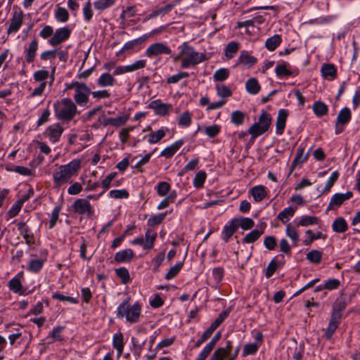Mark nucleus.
Wrapping results in <instances>:
<instances>
[{"mask_svg": "<svg viewBox=\"0 0 360 360\" xmlns=\"http://www.w3.org/2000/svg\"><path fill=\"white\" fill-rule=\"evenodd\" d=\"M81 163L80 160L74 159L68 164L59 166L53 173L55 187L58 188L70 182L72 177L76 176L81 169Z\"/></svg>", "mask_w": 360, "mask_h": 360, "instance_id": "f257e3e1", "label": "nucleus"}, {"mask_svg": "<svg viewBox=\"0 0 360 360\" xmlns=\"http://www.w3.org/2000/svg\"><path fill=\"white\" fill-rule=\"evenodd\" d=\"M178 50L181 51V56H183L182 63H181V68L193 67L207 60L205 53L196 51L186 41L181 44L178 46Z\"/></svg>", "mask_w": 360, "mask_h": 360, "instance_id": "f03ea898", "label": "nucleus"}, {"mask_svg": "<svg viewBox=\"0 0 360 360\" xmlns=\"http://www.w3.org/2000/svg\"><path fill=\"white\" fill-rule=\"evenodd\" d=\"M53 108L56 117L63 121L71 120L77 113L75 103L68 98L55 103Z\"/></svg>", "mask_w": 360, "mask_h": 360, "instance_id": "7ed1b4c3", "label": "nucleus"}, {"mask_svg": "<svg viewBox=\"0 0 360 360\" xmlns=\"http://www.w3.org/2000/svg\"><path fill=\"white\" fill-rule=\"evenodd\" d=\"M141 307L138 303L132 306L129 304V299L124 300L117 307V316L119 318L125 317L130 323H136L139 321Z\"/></svg>", "mask_w": 360, "mask_h": 360, "instance_id": "20e7f679", "label": "nucleus"}, {"mask_svg": "<svg viewBox=\"0 0 360 360\" xmlns=\"http://www.w3.org/2000/svg\"><path fill=\"white\" fill-rule=\"evenodd\" d=\"M69 88H75V94L74 100L79 105L84 106L89 101V96L91 94V89L84 83L78 82H72Z\"/></svg>", "mask_w": 360, "mask_h": 360, "instance_id": "39448f33", "label": "nucleus"}, {"mask_svg": "<svg viewBox=\"0 0 360 360\" xmlns=\"http://www.w3.org/2000/svg\"><path fill=\"white\" fill-rule=\"evenodd\" d=\"M160 54H172L170 48L162 42L152 44L145 51V55L148 58H153Z\"/></svg>", "mask_w": 360, "mask_h": 360, "instance_id": "423d86ee", "label": "nucleus"}, {"mask_svg": "<svg viewBox=\"0 0 360 360\" xmlns=\"http://www.w3.org/2000/svg\"><path fill=\"white\" fill-rule=\"evenodd\" d=\"M71 30L67 27L57 29L49 40L52 46H56L66 41L70 36Z\"/></svg>", "mask_w": 360, "mask_h": 360, "instance_id": "0eeeda50", "label": "nucleus"}, {"mask_svg": "<svg viewBox=\"0 0 360 360\" xmlns=\"http://www.w3.org/2000/svg\"><path fill=\"white\" fill-rule=\"evenodd\" d=\"M352 197V193L350 191L346 192L345 193H335L334 194L330 200L329 205L327 207V210H333L334 207H338L344 203L346 200L350 199Z\"/></svg>", "mask_w": 360, "mask_h": 360, "instance_id": "6e6552de", "label": "nucleus"}, {"mask_svg": "<svg viewBox=\"0 0 360 360\" xmlns=\"http://www.w3.org/2000/svg\"><path fill=\"white\" fill-rule=\"evenodd\" d=\"M23 13L21 11H15L13 13L11 22L7 30L8 34L15 33L19 30L22 25Z\"/></svg>", "mask_w": 360, "mask_h": 360, "instance_id": "1a4fd4ad", "label": "nucleus"}, {"mask_svg": "<svg viewBox=\"0 0 360 360\" xmlns=\"http://www.w3.org/2000/svg\"><path fill=\"white\" fill-rule=\"evenodd\" d=\"M63 132V128L59 124H53L47 127L45 135L52 143H56L59 141L60 137Z\"/></svg>", "mask_w": 360, "mask_h": 360, "instance_id": "9d476101", "label": "nucleus"}, {"mask_svg": "<svg viewBox=\"0 0 360 360\" xmlns=\"http://www.w3.org/2000/svg\"><path fill=\"white\" fill-rule=\"evenodd\" d=\"M150 108L153 109L155 114L161 116L166 115L172 108V105L162 103L160 100H155L149 104Z\"/></svg>", "mask_w": 360, "mask_h": 360, "instance_id": "9b49d317", "label": "nucleus"}, {"mask_svg": "<svg viewBox=\"0 0 360 360\" xmlns=\"http://www.w3.org/2000/svg\"><path fill=\"white\" fill-rule=\"evenodd\" d=\"M38 47V41L36 39H34L28 44V46L25 48L24 55L26 63H31L34 60Z\"/></svg>", "mask_w": 360, "mask_h": 360, "instance_id": "f8f14e48", "label": "nucleus"}, {"mask_svg": "<svg viewBox=\"0 0 360 360\" xmlns=\"http://www.w3.org/2000/svg\"><path fill=\"white\" fill-rule=\"evenodd\" d=\"M18 229L20 231V235L23 237L25 243L31 246L34 243V238L33 233L30 230L29 227L25 222H19L18 224Z\"/></svg>", "mask_w": 360, "mask_h": 360, "instance_id": "ddd939ff", "label": "nucleus"}, {"mask_svg": "<svg viewBox=\"0 0 360 360\" xmlns=\"http://www.w3.org/2000/svg\"><path fill=\"white\" fill-rule=\"evenodd\" d=\"M341 314L339 312H333L328 326L326 331V336L330 339L339 325Z\"/></svg>", "mask_w": 360, "mask_h": 360, "instance_id": "4468645a", "label": "nucleus"}, {"mask_svg": "<svg viewBox=\"0 0 360 360\" xmlns=\"http://www.w3.org/2000/svg\"><path fill=\"white\" fill-rule=\"evenodd\" d=\"M257 63V58L248 53L245 51H241L240 56L238 58V64H241L243 66L250 68Z\"/></svg>", "mask_w": 360, "mask_h": 360, "instance_id": "2eb2a0df", "label": "nucleus"}, {"mask_svg": "<svg viewBox=\"0 0 360 360\" xmlns=\"http://www.w3.org/2000/svg\"><path fill=\"white\" fill-rule=\"evenodd\" d=\"M183 144L184 141L182 140L175 141L172 144L165 148L163 150H162L160 156L165 157L166 158H172L182 146Z\"/></svg>", "mask_w": 360, "mask_h": 360, "instance_id": "dca6fc26", "label": "nucleus"}, {"mask_svg": "<svg viewBox=\"0 0 360 360\" xmlns=\"http://www.w3.org/2000/svg\"><path fill=\"white\" fill-rule=\"evenodd\" d=\"M254 200L257 202H261L267 195L266 188L262 185L252 187L250 191Z\"/></svg>", "mask_w": 360, "mask_h": 360, "instance_id": "f3484780", "label": "nucleus"}, {"mask_svg": "<svg viewBox=\"0 0 360 360\" xmlns=\"http://www.w3.org/2000/svg\"><path fill=\"white\" fill-rule=\"evenodd\" d=\"M134 257V252L131 249L122 250L115 253L114 259L119 263L129 262Z\"/></svg>", "mask_w": 360, "mask_h": 360, "instance_id": "a211bd4d", "label": "nucleus"}, {"mask_svg": "<svg viewBox=\"0 0 360 360\" xmlns=\"http://www.w3.org/2000/svg\"><path fill=\"white\" fill-rule=\"evenodd\" d=\"M288 117V112L285 109L278 111L276 119V133L282 134L285 127V122Z\"/></svg>", "mask_w": 360, "mask_h": 360, "instance_id": "6ab92c4d", "label": "nucleus"}, {"mask_svg": "<svg viewBox=\"0 0 360 360\" xmlns=\"http://www.w3.org/2000/svg\"><path fill=\"white\" fill-rule=\"evenodd\" d=\"M266 224H262L260 229H254L248 233L243 239V243H251L256 241L264 233Z\"/></svg>", "mask_w": 360, "mask_h": 360, "instance_id": "aec40b11", "label": "nucleus"}, {"mask_svg": "<svg viewBox=\"0 0 360 360\" xmlns=\"http://www.w3.org/2000/svg\"><path fill=\"white\" fill-rule=\"evenodd\" d=\"M238 229L237 225L233 219L229 223L226 224L222 230L221 238L227 242Z\"/></svg>", "mask_w": 360, "mask_h": 360, "instance_id": "412c9836", "label": "nucleus"}, {"mask_svg": "<svg viewBox=\"0 0 360 360\" xmlns=\"http://www.w3.org/2000/svg\"><path fill=\"white\" fill-rule=\"evenodd\" d=\"M74 209L79 214H85L91 212V205L86 199H78L74 202Z\"/></svg>", "mask_w": 360, "mask_h": 360, "instance_id": "4be33fe9", "label": "nucleus"}, {"mask_svg": "<svg viewBox=\"0 0 360 360\" xmlns=\"http://www.w3.org/2000/svg\"><path fill=\"white\" fill-rule=\"evenodd\" d=\"M231 349V344L228 341L226 348L221 347L217 349L209 360H224V359L229 354Z\"/></svg>", "mask_w": 360, "mask_h": 360, "instance_id": "5701e85b", "label": "nucleus"}, {"mask_svg": "<svg viewBox=\"0 0 360 360\" xmlns=\"http://www.w3.org/2000/svg\"><path fill=\"white\" fill-rule=\"evenodd\" d=\"M148 35L144 34L139 38L129 41L124 44L120 51L125 52L134 50L140 44L146 41Z\"/></svg>", "mask_w": 360, "mask_h": 360, "instance_id": "b1692460", "label": "nucleus"}, {"mask_svg": "<svg viewBox=\"0 0 360 360\" xmlns=\"http://www.w3.org/2000/svg\"><path fill=\"white\" fill-rule=\"evenodd\" d=\"M261 86L256 78L252 77L247 80L245 89L250 94L255 95L260 91Z\"/></svg>", "mask_w": 360, "mask_h": 360, "instance_id": "393cba45", "label": "nucleus"}, {"mask_svg": "<svg viewBox=\"0 0 360 360\" xmlns=\"http://www.w3.org/2000/svg\"><path fill=\"white\" fill-rule=\"evenodd\" d=\"M123 340H124L123 335L121 333H115L113 335L112 345H113L114 348L117 349L118 357H120L123 352V349H124Z\"/></svg>", "mask_w": 360, "mask_h": 360, "instance_id": "a878e982", "label": "nucleus"}, {"mask_svg": "<svg viewBox=\"0 0 360 360\" xmlns=\"http://www.w3.org/2000/svg\"><path fill=\"white\" fill-rule=\"evenodd\" d=\"M114 82L113 76L109 73L102 74L97 80V84L101 87L112 86Z\"/></svg>", "mask_w": 360, "mask_h": 360, "instance_id": "bb28decb", "label": "nucleus"}, {"mask_svg": "<svg viewBox=\"0 0 360 360\" xmlns=\"http://www.w3.org/2000/svg\"><path fill=\"white\" fill-rule=\"evenodd\" d=\"M322 76L328 79H333L336 76V70L333 64H326L321 68Z\"/></svg>", "mask_w": 360, "mask_h": 360, "instance_id": "cd10ccee", "label": "nucleus"}, {"mask_svg": "<svg viewBox=\"0 0 360 360\" xmlns=\"http://www.w3.org/2000/svg\"><path fill=\"white\" fill-rule=\"evenodd\" d=\"M234 221L237 225V227H240L243 230L250 229L255 225L254 221L248 217L235 218Z\"/></svg>", "mask_w": 360, "mask_h": 360, "instance_id": "c85d7f7f", "label": "nucleus"}, {"mask_svg": "<svg viewBox=\"0 0 360 360\" xmlns=\"http://www.w3.org/2000/svg\"><path fill=\"white\" fill-rule=\"evenodd\" d=\"M156 237L157 233L153 231L150 229L146 231L144 239V250H150L153 248Z\"/></svg>", "mask_w": 360, "mask_h": 360, "instance_id": "c756f323", "label": "nucleus"}, {"mask_svg": "<svg viewBox=\"0 0 360 360\" xmlns=\"http://www.w3.org/2000/svg\"><path fill=\"white\" fill-rule=\"evenodd\" d=\"M22 272H20L16 275L15 278L9 281L8 287L11 290L13 291L14 292H19L21 290L22 286L20 280L22 278Z\"/></svg>", "mask_w": 360, "mask_h": 360, "instance_id": "7c9ffc66", "label": "nucleus"}, {"mask_svg": "<svg viewBox=\"0 0 360 360\" xmlns=\"http://www.w3.org/2000/svg\"><path fill=\"white\" fill-rule=\"evenodd\" d=\"M352 117L351 111L349 108H342L338 113L337 117V120L338 123H341V124H347Z\"/></svg>", "mask_w": 360, "mask_h": 360, "instance_id": "2f4dec72", "label": "nucleus"}, {"mask_svg": "<svg viewBox=\"0 0 360 360\" xmlns=\"http://www.w3.org/2000/svg\"><path fill=\"white\" fill-rule=\"evenodd\" d=\"M333 230L337 233H344L347 229V224L342 217H338L333 221L332 224Z\"/></svg>", "mask_w": 360, "mask_h": 360, "instance_id": "473e14b6", "label": "nucleus"}, {"mask_svg": "<svg viewBox=\"0 0 360 360\" xmlns=\"http://www.w3.org/2000/svg\"><path fill=\"white\" fill-rule=\"evenodd\" d=\"M271 122V117L270 114L266 111H263L259 115V120L257 123L259 124L266 131L269 129Z\"/></svg>", "mask_w": 360, "mask_h": 360, "instance_id": "72a5a7b5", "label": "nucleus"}, {"mask_svg": "<svg viewBox=\"0 0 360 360\" xmlns=\"http://www.w3.org/2000/svg\"><path fill=\"white\" fill-rule=\"evenodd\" d=\"M166 135V130L160 129L156 131H152L148 135V141L151 143H157Z\"/></svg>", "mask_w": 360, "mask_h": 360, "instance_id": "f704fd0d", "label": "nucleus"}, {"mask_svg": "<svg viewBox=\"0 0 360 360\" xmlns=\"http://www.w3.org/2000/svg\"><path fill=\"white\" fill-rule=\"evenodd\" d=\"M312 109L317 117H322L328 112V106L321 101H316L313 104Z\"/></svg>", "mask_w": 360, "mask_h": 360, "instance_id": "c9c22d12", "label": "nucleus"}, {"mask_svg": "<svg viewBox=\"0 0 360 360\" xmlns=\"http://www.w3.org/2000/svg\"><path fill=\"white\" fill-rule=\"evenodd\" d=\"M281 39L279 35L275 34L271 37H269L266 39L265 46L266 49L269 51L275 50L277 46L281 44Z\"/></svg>", "mask_w": 360, "mask_h": 360, "instance_id": "e433bc0d", "label": "nucleus"}, {"mask_svg": "<svg viewBox=\"0 0 360 360\" xmlns=\"http://www.w3.org/2000/svg\"><path fill=\"white\" fill-rule=\"evenodd\" d=\"M207 178V174L205 171L200 170L196 173L193 179V186L195 188H200L203 186V184Z\"/></svg>", "mask_w": 360, "mask_h": 360, "instance_id": "4c0bfd02", "label": "nucleus"}, {"mask_svg": "<svg viewBox=\"0 0 360 360\" xmlns=\"http://www.w3.org/2000/svg\"><path fill=\"white\" fill-rule=\"evenodd\" d=\"M176 198V192L173 191L169 193L158 205V210L167 207L169 203L173 202Z\"/></svg>", "mask_w": 360, "mask_h": 360, "instance_id": "58836bf2", "label": "nucleus"}, {"mask_svg": "<svg viewBox=\"0 0 360 360\" xmlns=\"http://www.w3.org/2000/svg\"><path fill=\"white\" fill-rule=\"evenodd\" d=\"M116 0H96L94 3L95 9L98 11H103L112 6Z\"/></svg>", "mask_w": 360, "mask_h": 360, "instance_id": "ea45409f", "label": "nucleus"}, {"mask_svg": "<svg viewBox=\"0 0 360 360\" xmlns=\"http://www.w3.org/2000/svg\"><path fill=\"white\" fill-rule=\"evenodd\" d=\"M295 211L291 207H286L278 214L277 218L283 223H286L294 215Z\"/></svg>", "mask_w": 360, "mask_h": 360, "instance_id": "a19ab883", "label": "nucleus"}, {"mask_svg": "<svg viewBox=\"0 0 360 360\" xmlns=\"http://www.w3.org/2000/svg\"><path fill=\"white\" fill-rule=\"evenodd\" d=\"M55 18L58 22H65L69 19V13L66 8L58 7L55 11Z\"/></svg>", "mask_w": 360, "mask_h": 360, "instance_id": "79ce46f5", "label": "nucleus"}, {"mask_svg": "<svg viewBox=\"0 0 360 360\" xmlns=\"http://www.w3.org/2000/svg\"><path fill=\"white\" fill-rule=\"evenodd\" d=\"M239 49L238 43L236 41L229 42L225 49V56L229 59L232 58Z\"/></svg>", "mask_w": 360, "mask_h": 360, "instance_id": "37998d69", "label": "nucleus"}, {"mask_svg": "<svg viewBox=\"0 0 360 360\" xmlns=\"http://www.w3.org/2000/svg\"><path fill=\"white\" fill-rule=\"evenodd\" d=\"M26 197L16 201L8 211V215L12 218L15 217L20 212L23 202L27 200Z\"/></svg>", "mask_w": 360, "mask_h": 360, "instance_id": "c03bdc74", "label": "nucleus"}, {"mask_svg": "<svg viewBox=\"0 0 360 360\" xmlns=\"http://www.w3.org/2000/svg\"><path fill=\"white\" fill-rule=\"evenodd\" d=\"M245 113L240 110L233 111L231 114V122L236 125H241L244 122Z\"/></svg>", "mask_w": 360, "mask_h": 360, "instance_id": "a18cd8bd", "label": "nucleus"}, {"mask_svg": "<svg viewBox=\"0 0 360 360\" xmlns=\"http://www.w3.org/2000/svg\"><path fill=\"white\" fill-rule=\"evenodd\" d=\"M248 132L251 134L252 140L259 136L264 134L266 131L258 124V123H254L248 129Z\"/></svg>", "mask_w": 360, "mask_h": 360, "instance_id": "49530a36", "label": "nucleus"}, {"mask_svg": "<svg viewBox=\"0 0 360 360\" xmlns=\"http://www.w3.org/2000/svg\"><path fill=\"white\" fill-rule=\"evenodd\" d=\"M170 185L166 182V181H161V182H159L156 187H155V189L157 191V193L160 195V196H166L169 191H170Z\"/></svg>", "mask_w": 360, "mask_h": 360, "instance_id": "de8ad7c7", "label": "nucleus"}, {"mask_svg": "<svg viewBox=\"0 0 360 360\" xmlns=\"http://www.w3.org/2000/svg\"><path fill=\"white\" fill-rule=\"evenodd\" d=\"M229 75V71L226 68H220L214 72L213 74V79L214 81L223 82L226 80Z\"/></svg>", "mask_w": 360, "mask_h": 360, "instance_id": "09e8293b", "label": "nucleus"}, {"mask_svg": "<svg viewBox=\"0 0 360 360\" xmlns=\"http://www.w3.org/2000/svg\"><path fill=\"white\" fill-rule=\"evenodd\" d=\"M127 119L124 116H119L117 117H110L105 120V124H110L114 127L122 126L125 124Z\"/></svg>", "mask_w": 360, "mask_h": 360, "instance_id": "8fccbe9b", "label": "nucleus"}, {"mask_svg": "<svg viewBox=\"0 0 360 360\" xmlns=\"http://www.w3.org/2000/svg\"><path fill=\"white\" fill-rule=\"evenodd\" d=\"M191 123V114L188 111L181 113L178 119V124L181 127H188Z\"/></svg>", "mask_w": 360, "mask_h": 360, "instance_id": "3c124183", "label": "nucleus"}, {"mask_svg": "<svg viewBox=\"0 0 360 360\" xmlns=\"http://www.w3.org/2000/svg\"><path fill=\"white\" fill-rule=\"evenodd\" d=\"M286 63L279 64L276 67L275 72L278 77H288L292 75V72L288 69Z\"/></svg>", "mask_w": 360, "mask_h": 360, "instance_id": "603ef678", "label": "nucleus"}, {"mask_svg": "<svg viewBox=\"0 0 360 360\" xmlns=\"http://www.w3.org/2000/svg\"><path fill=\"white\" fill-rule=\"evenodd\" d=\"M286 235L292 240L295 244L299 240L298 233L296 229L291 226V224H288L286 226L285 229Z\"/></svg>", "mask_w": 360, "mask_h": 360, "instance_id": "864d4df0", "label": "nucleus"}, {"mask_svg": "<svg viewBox=\"0 0 360 360\" xmlns=\"http://www.w3.org/2000/svg\"><path fill=\"white\" fill-rule=\"evenodd\" d=\"M223 277V271H212L210 275L207 276V281L210 285L217 284Z\"/></svg>", "mask_w": 360, "mask_h": 360, "instance_id": "5fc2aeb1", "label": "nucleus"}, {"mask_svg": "<svg viewBox=\"0 0 360 360\" xmlns=\"http://www.w3.org/2000/svg\"><path fill=\"white\" fill-rule=\"evenodd\" d=\"M217 94L221 98H227L231 96V91L225 85H216Z\"/></svg>", "mask_w": 360, "mask_h": 360, "instance_id": "6e6d98bb", "label": "nucleus"}, {"mask_svg": "<svg viewBox=\"0 0 360 360\" xmlns=\"http://www.w3.org/2000/svg\"><path fill=\"white\" fill-rule=\"evenodd\" d=\"M93 10L90 0L87 1L83 7V15L86 22H89L93 17Z\"/></svg>", "mask_w": 360, "mask_h": 360, "instance_id": "4d7b16f0", "label": "nucleus"}, {"mask_svg": "<svg viewBox=\"0 0 360 360\" xmlns=\"http://www.w3.org/2000/svg\"><path fill=\"white\" fill-rule=\"evenodd\" d=\"M338 176H339V173L338 171H334L330 176L328 178L326 184V186L323 190V193L324 192H328L330 188H332V186H333V184H335V182L338 180Z\"/></svg>", "mask_w": 360, "mask_h": 360, "instance_id": "13d9d810", "label": "nucleus"}, {"mask_svg": "<svg viewBox=\"0 0 360 360\" xmlns=\"http://www.w3.org/2000/svg\"><path fill=\"white\" fill-rule=\"evenodd\" d=\"M189 75L186 72H180L176 75H174L167 79V82L168 84H175L179 82L181 79L184 78L188 77Z\"/></svg>", "mask_w": 360, "mask_h": 360, "instance_id": "bf43d9fd", "label": "nucleus"}, {"mask_svg": "<svg viewBox=\"0 0 360 360\" xmlns=\"http://www.w3.org/2000/svg\"><path fill=\"white\" fill-rule=\"evenodd\" d=\"M109 195L112 198L115 199H122L127 198L129 195V193L125 189L120 190H112L109 193Z\"/></svg>", "mask_w": 360, "mask_h": 360, "instance_id": "052dcab7", "label": "nucleus"}, {"mask_svg": "<svg viewBox=\"0 0 360 360\" xmlns=\"http://www.w3.org/2000/svg\"><path fill=\"white\" fill-rule=\"evenodd\" d=\"M318 219L315 217L303 216L298 223V226H307L311 224H317Z\"/></svg>", "mask_w": 360, "mask_h": 360, "instance_id": "680f3d73", "label": "nucleus"}, {"mask_svg": "<svg viewBox=\"0 0 360 360\" xmlns=\"http://www.w3.org/2000/svg\"><path fill=\"white\" fill-rule=\"evenodd\" d=\"M49 72L47 70L43 69L36 71L33 75V77L36 82H43L49 77Z\"/></svg>", "mask_w": 360, "mask_h": 360, "instance_id": "e2e57ef3", "label": "nucleus"}, {"mask_svg": "<svg viewBox=\"0 0 360 360\" xmlns=\"http://www.w3.org/2000/svg\"><path fill=\"white\" fill-rule=\"evenodd\" d=\"M220 131V127L218 125L208 126L205 128V133L210 138L216 136Z\"/></svg>", "mask_w": 360, "mask_h": 360, "instance_id": "0e129e2a", "label": "nucleus"}, {"mask_svg": "<svg viewBox=\"0 0 360 360\" xmlns=\"http://www.w3.org/2000/svg\"><path fill=\"white\" fill-rule=\"evenodd\" d=\"M165 216L166 213H161L157 215L152 216L148 219V224L151 226L158 225L162 222V221L165 219Z\"/></svg>", "mask_w": 360, "mask_h": 360, "instance_id": "69168bd1", "label": "nucleus"}, {"mask_svg": "<svg viewBox=\"0 0 360 360\" xmlns=\"http://www.w3.org/2000/svg\"><path fill=\"white\" fill-rule=\"evenodd\" d=\"M306 233L309 235V236L304 240V244L305 245H308L312 243L313 240L321 238L323 236L321 232H318L316 233H312L310 230H307Z\"/></svg>", "mask_w": 360, "mask_h": 360, "instance_id": "338daca9", "label": "nucleus"}, {"mask_svg": "<svg viewBox=\"0 0 360 360\" xmlns=\"http://www.w3.org/2000/svg\"><path fill=\"white\" fill-rule=\"evenodd\" d=\"M63 328L61 326H58L55 328L50 335L47 338V340L52 339L53 341H62L63 338L60 335V333L62 332Z\"/></svg>", "mask_w": 360, "mask_h": 360, "instance_id": "774afa93", "label": "nucleus"}]
</instances>
